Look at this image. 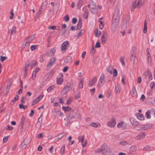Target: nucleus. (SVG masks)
<instances>
[{
    "instance_id": "nucleus-1",
    "label": "nucleus",
    "mask_w": 155,
    "mask_h": 155,
    "mask_svg": "<svg viewBox=\"0 0 155 155\" xmlns=\"http://www.w3.org/2000/svg\"><path fill=\"white\" fill-rule=\"evenodd\" d=\"M88 6L89 8H91L90 11L91 13L95 14L97 13V10L96 8V5L94 2L92 1L90 2Z\"/></svg>"
},
{
    "instance_id": "nucleus-2",
    "label": "nucleus",
    "mask_w": 155,
    "mask_h": 155,
    "mask_svg": "<svg viewBox=\"0 0 155 155\" xmlns=\"http://www.w3.org/2000/svg\"><path fill=\"white\" fill-rule=\"evenodd\" d=\"M71 88L70 83H68L61 92V94L64 95L68 92Z\"/></svg>"
},
{
    "instance_id": "nucleus-3",
    "label": "nucleus",
    "mask_w": 155,
    "mask_h": 155,
    "mask_svg": "<svg viewBox=\"0 0 155 155\" xmlns=\"http://www.w3.org/2000/svg\"><path fill=\"white\" fill-rule=\"evenodd\" d=\"M76 112L73 110H71L68 115L67 119L68 120H70L74 118Z\"/></svg>"
},
{
    "instance_id": "nucleus-4",
    "label": "nucleus",
    "mask_w": 155,
    "mask_h": 155,
    "mask_svg": "<svg viewBox=\"0 0 155 155\" xmlns=\"http://www.w3.org/2000/svg\"><path fill=\"white\" fill-rule=\"evenodd\" d=\"M84 136V135L79 136L78 137V142H81L82 147H85L87 145V141L85 140L84 143H83Z\"/></svg>"
},
{
    "instance_id": "nucleus-5",
    "label": "nucleus",
    "mask_w": 155,
    "mask_h": 155,
    "mask_svg": "<svg viewBox=\"0 0 155 155\" xmlns=\"http://www.w3.org/2000/svg\"><path fill=\"white\" fill-rule=\"evenodd\" d=\"M116 124V121L114 118L112 117L111 120L107 122V125L110 127H114Z\"/></svg>"
},
{
    "instance_id": "nucleus-6",
    "label": "nucleus",
    "mask_w": 155,
    "mask_h": 155,
    "mask_svg": "<svg viewBox=\"0 0 155 155\" xmlns=\"http://www.w3.org/2000/svg\"><path fill=\"white\" fill-rule=\"evenodd\" d=\"M107 35L105 31H103L101 37V42L103 44H104L107 39Z\"/></svg>"
},
{
    "instance_id": "nucleus-7",
    "label": "nucleus",
    "mask_w": 155,
    "mask_h": 155,
    "mask_svg": "<svg viewBox=\"0 0 155 155\" xmlns=\"http://www.w3.org/2000/svg\"><path fill=\"white\" fill-rule=\"evenodd\" d=\"M132 51L133 53L131 52L130 59L131 61L134 63L137 62V60L135 54V52L134 50H132Z\"/></svg>"
},
{
    "instance_id": "nucleus-8",
    "label": "nucleus",
    "mask_w": 155,
    "mask_h": 155,
    "mask_svg": "<svg viewBox=\"0 0 155 155\" xmlns=\"http://www.w3.org/2000/svg\"><path fill=\"white\" fill-rule=\"evenodd\" d=\"M34 35H32L29 37H26L24 40V43H25V45H28L29 43L34 39Z\"/></svg>"
},
{
    "instance_id": "nucleus-9",
    "label": "nucleus",
    "mask_w": 155,
    "mask_h": 155,
    "mask_svg": "<svg viewBox=\"0 0 155 155\" xmlns=\"http://www.w3.org/2000/svg\"><path fill=\"white\" fill-rule=\"evenodd\" d=\"M105 82V75L103 74H102L99 80L98 84L97 86H99L100 85H103Z\"/></svg>"
},
{
    "instance_id": "nucleus-10",
    "label": "nucleus",
    "mask_w": 155,
    "mask_h": 155,
    "mask_svg": "<svg viewBox=\"0 0 155 155\" xmlns=\"http://www.w3.org/2000/svg\"><path fill=\"white\" fill-rule=\"evenodd\" d=\"M135 1H136L137 8H138L142 7L144 3V0H135Z\"/></svg>"
},
{
    "instance_id": "nucleus-11",
    "label": "nucleus",
    "mask_w": 155,
    "mask_h": 155,
    "mask_svg": "<svg viewBox=\"0 0 155 155\" xmlns=\"http://www.w3.org/2000/svg\"><path fill=\"white\" fill-rule=\"evenodd\" d=\"M137 126L140 128L138 130H146L150 128V126L148 125H143L138 124Z\"/></svg>"
},
{
    "instance_id": "nucleus-12",
    "label": "nucleus",
    "mask_w": 155,
    "mask_h": 155,
    "mask_svg": "<svg viewBox=\"0 0 155 155\" xmlns=\"http://www.w3.org/2000/svg\"><path fill=\"white\" fill-rule=\"evenodd\" d=\"M131 95L133 97H137V92L135 87L133 86L130 92Z\"/></svg>"
},
{
    "instance_id": "nucleus-13",
    "label": "nucleus",
    "mask_w": 155,
    "mask_h": 155,
    "mask_svg": "<svg viewBox=\"0 0 155 155\" xmlns=\"http://www.w3.org/2000/svg\"><path fill=\"white\" fill-rule=\"evenodd\" d=\"M97 81V78L95 77H93L91 80H90L88 85L90 87H91L94 85Z\"/></svg>"
},
{
    "instance_id": "nucleus-14",
    "label": "nucleus",
    "mask_w": 155,
    "mask_h": 155,
    "mask_svg": "<svg viewBox=\"0 0 155 155\" xmlns=\"http://www.w3.org/2000/svg\"><path fill=\"white\" fill-rule=\"evenodd\" d=\"M130 24V21L129 20L127 21L126 23H124L121 25V29L123 31H125L128 28Z\"/></svg>"
},
{
    "instance_id": "nucleus-15",
    "label": "nucleus",
    "mask_w": 155,
    "mask_h": 155,
    "mask_svg": "<svg viewBox=\"0 0 155 155\" xmlns=\"http://www.w3.org/2000/svg\"><path fill=\"white\" fill-rule=\"evenodd\" d=\"M130 121L133 125L136 127L138 125V122L136 120L134 117H130Z\"/></svg>"
},
{
    "instance_id": "nucleus-16",
    "label": "nucleus",
    "mask_w": 155,
    "mask_h": 155,
    "mask_svg": "<svg viewBox=\"0 0 155 155\" xmlns=\"http://www.w3.org/2000/svg\"><path fill=\"white\" fill-rule=\"evenodd\" d=\"M145 137V133L141 132L138 134L135 137V139L137 140H138L141 139H143Z\"/></svg>"
},
{
    "instance_id": "nucleus-17",
    "label": "nucleus",
    "mask_w": 155,
    "mask_h": 155,
    "mask_svg": "<svg viewBox=\"0 0 155 155\" xmlns=\"http://www.w3.org/2000/svg\"><path fill=\"white\" fill-rule=\"evenodd\" d=\"M83 16L84 18L87 19L88 17V11L85 7H84L83 8Z\"/></svg>"
},
{
    "instance_id": "nucleus-18",
    "label": "nucleus",
    "mask_w": 155,
    "mask_h": 155,
    "mask_svg": "<svg viewBox=\"0 0 155 155\" xmlns=\"http://www.w3.org/2000/svg\"><path fill=\"white\" fill-rule=\"evenodd\" d=\"M48 58V55L46 54H43L42 55H41L39 57L40 60L39 61L41 62H43L46 59H47Z\"/></svg>"
},
{
    "instance_id": "nucleus-19",
    "label": "nucleus",
    "mask_w": 155,
    "mask_h": 155,
    "mask_svg": "<svg viewBox=\"0 0 155 155\" xmlns=\"http://www.w3.org/2000/svg\"><path fill=\"white\" fill-rule=\"evenodd\" d=\"M102 155H114L110 151V147L105 151L103 152L102 153Z\"/></svg>"
},
{
    "instance_id": "nucleus-20",
    "label": "nucleus",
    "mask_w": 155,
    "mask_h": 155,
    "mask_svg": "<svg viewBox=\"0 0 155 155\" xmlns=\"http://www.w3.org/2000/svg\"><path fill=\"white\" fill-rule=\"evenodd\" d=\"M68 44V41H64L61 46V50L62 51L65 50L67 45Z\"/></svg>"
},
{
    "instance_id": "nucleus-21",
    "label": "nucleus",
    "mask_w": 155,
    "mask_h": 155,
    "mask_svg": "<svg viewBox=\"0 0 155 155\" xmlns=\"http://www.w3.org/2000/svg\"><path fill=\"white\" fill-rule=\"evenodd\" d=\"M118 24H116L115 23L112 22V26H111V30L113 31H116L117 26Z\"/></svg>"
},
{
    "instance_id": "nucleus-22",
    "label": "nucleus",
    "mask_w": 155,
    "mask_h": 155,
    "mask_svg": "<svg viewBox=\"0 0 155 155\" xmlns=\"http://www.w3.org/2000/svg\"><path fill=\"white\" fill-rule=\"evenodd\" d=\"M48 75L47 74L44 77L42 81V83L44 85H45L47 83L48 81Z\"/></svg>"
},
{
    "instance_id": "nucleus-23",
    "label": "nucleus",
    "mask_w": 155,
    "mask_h": 155,
    "mask_svg": "<svg viewBox=\"0 0 155 155\" xmlns=\"http://www.w3.org/2000/svg\"><path fill=\"white\" fill-rule=\"evenodd\" d=\"M120 86L119 84H117V85H115V90L116 92L118 94L120 93Z\"/></svg>"
},
{
    "instance_id": "nucleus-24",
    "label": "nucleus",
    "mask_w": 155,
    "mask_h": 155,
    "mask_svg": "<svg viewBox=\"0 0 155 155\" xmlns=\"http://www.w3.org/2000/svg\"><path fill=\"white\" fill-rule=\"evenodd\" d=\"M19 98V97L18 94H16L15 97L11 101L10 104L11 105H13L15 101H17Z\"/></svg>"
},
{
    "instance_id": "nucleus-25",
    "label": "nucleus",
    "mask_w": 155,
    "mask_h": 155,
    "mask_svg": "<svg viewBox=\"0 0 155 155\" xmlns=\"http://www.w3.org/2000/svg\"><path fill=\"white\" fill-rule=\"evenodd\" d=\"M55 58L54 57H52L51 58L49 61V66L53 65L55 62Z\"/></svg>"
},
{
    "instance_id": "nucleus-26",
    "label": "nucleus",
    "mask_w": 155,
    "mask_h": 155,
    "mask_svg": "<svg viewBox=\"0 0 155 155\" xmlns=\"http://www.w3.org/2000/svg\"><path fill=\"white\" fill-rule=\"evenodd\" d=\"M26 140V139H25L21 145V147L23 149H25L27 146V144L26 143V142H25Z\"/></svg>"
},
{
    "instance_id": "nucleus-27",
    "label": "nucleus",
    "mask_w": 155,
    "mask_h": 155,
    "mask_svg": "<svg viewBox=\"0 0 155 155\" xmlns=\"http://www.w3.org/2000/svg\"><path fill=\"white\" fill-rule=\"evenodd\" d=\"M25 120V117H24L23 116L21 120L20 123V126H21V128H23V125L24 124Z\"/></svg>"
},
{
    "instance_id": "nucleus-28",
    "label": "nucleus",
    "mask_w": 155,
    "mask_h": 155,
    "mask_svg": "<svg viewBox=\"0 0 155 155\" xmlns=\"http://www.w3.org/2000/svg\"><path fill=\"white\" fill-rule=\"evenodd\" d=\"M62 109L63 110H64L65 112H69L71 110H72L71 107H65V106H62Z\"/></svg>"
},
{
    "instance_id": "nucleus-29",
    "label": "nucleus",
    "mask_w": 155,
    "mask_h": 155,
    "mask_svg": "<svg viewBox=\"0 0 155 155\" xmlns=\"http://www.w3.org/2000/svg\"><path fill=\"white\" fill-rule=\"evenodd\" d=\"M101 147L104 152L106 151L109 147L105 143Z\"/></svg>"
},
{
    "instance_id": "nucleus-30",
    "label": "nucleus",
    "mask_w": 155,
    "mask_h": 155,
    "mask_svg": "<svg viewBox=\"0 0 155 155\" xmlns=\"http://www.w3.org/2000/svg\"><path fill=\"white\" fill-rule=\"evenodd\" d=\"M120 12L118 10H116L114 12L113 17L114 18H119Z\"/></svg>"
},
{
    "instance_id": "nucleus-31",
    "label": "nucleus",
    "mask_w": 155,
    "mask_h": 155,
    "mask_svg": "<svg viewBox=\"0 0 155 155\" xmlns=\"http://www.w3.org/2000/svg\"><path fill=\"white\" fill-rule=\"evenodd\" d=\"M113 69V67L112 66H109L107 67L106 69L107 71L111 74L112 73V71Z\"/></svg>"
},
{
    "instance_id": "nucleus-32",
    "label": "nucleus",
    "mask_w": 155,
    "mask_h": 155,
    "mask_svg": "<svg viewBox=\"0 0 155 155\" xmlns=\"http://www.w3.org/2000/svg\"><path fill=\"white\" fill-rule=\"evenodd\" d=\"M42 11L40 9L38 12L37 13V14L36 15L35 17V21H36L38 17L39 16V15L42 13Z\"/></svg>"
},
{
    "instance_id": "nucleus-33",
    "label": "nucleus",
    "mask_w": 155,
    "mask_h": 155,
    "mask_svg": "<svg viewBox=\"0 0 155 155\" xmlns=\"http://www.w3.org/2000/svg\"><path fill=\"white\" fill-rule=\"evenodd\" d=\"M147 21L145 20L144 21V28L143 29V32L145 34L147 32Z\"/></svg>"
},
{
    "instance_id": "nucleus-34",
    "label": "nucleus",
    "mask_w": 155,
    "mask_h": 155,
    "mask_svg": "<svg viewBox=\"0 0 155 155\" xmlns=\"http://www.w3.org/2000/svg\"><path fill=\"white\" fill-rule=\"evenodd\" d=\"M81 25H82V22H81V19H79L78 21V24L77 25L76 29L78 30L79 29H80L81 28Z\"/></svg>"
},
{
    "instance_id": "nucleus-35",
    "label": "nucleus",
    "mask_w": 155,
    "mask_h": 155,
    "mask_svg": "<svg viewBox=\"0 0 155 155\" xmlns=\"http://www.w3.org/2000/svg\"><path fill=\"white\" fill-rule=\"evenodd\" d=\"M63 79L62 78H57V84L58 85H60L62 83Z\"/></svg>"
},
{
    "instance_id": "nucleus-36",
    "label": "nucleus",
    "mask_w": 155,
    "mask_h": 155,
    "mask_svg": "<svg viewBox=\"0 0 155 155\" xmlns=\"http://www.w3.org/2000/svg\"><path fill=\"white\" fill-rule=\"evenodd\" d=\"M41 122H40V121H38L35 125L36 128L38 130L39 129L41 128Z\"/></svg>"
},
{
    "instance_id": "nucleus-37",
    "label": "nucleus",
    "mask_w": 155,
    "mask_h": 155,
    "mask_svg": "<svg viewBox=\"0 0 155 155\" xmlns=\"http://www.w3.org/2000/svg\"><path fill=\"white\" fill-rule=\"evenodd\" d=\"M72 58L71 56H68L67 57L66 59L64 60V61L66 63H69L71 61Z\"/></svg>"
},
{
    "instance_id": "nucleus-38",
    "label": "nucleus",
    "mask_w": 155,
    "mask_h": 155,
    "mask_svg": "<svg viewBox=\"0 0 155 155\" xmlns=\"http://www.w3.org/2000/svg\"><path fill=\"white\" fill-rule=\"evenodd\" d=\"M137 117L138 119L140 120H143L144 119V116L141 114H137Z\"/></svg>"
},
{
    "instance_id": "nucleus-39",
    "label": "nucleus",
    "mask_w": 155,
    "mask_h": 155,
    "mask_svg": "<svg viewBox=\"0 0 155 155\" xmlns=\"http://www.w3.org/2000/svg\"><path fill=\"white\" fill-rule=\"evenodd\" d=\"M150 111L149 110H147L146 113L145 117L148 119H150L151 118L150 115Z\"/></svg>"
},
{
    "instance_id": "nucleus-40",
    "label": "nucleus",
    "mask_w": 155,
    "mask_h": 155,
    "mask_svg": "<svg viewBox=\"0 0 155 155\" xmlns=\"http://www.w3.org/2000/svg\"><path fill=\"white\" fill-rule=\"evenodd\" d=\"M38 64V63L35 61H32L30 65L32 68L36 66Z\"/></svg>"
},
{
    "instance_id": "nucleus-41",
    "label": "nucleus",
    "mask_w": 155,
    "mask_h": 155,
    "mask_svg": "<svg viewBox=\"0 0 155 155\" xmlns=\"http://www.w3.org/2000/svg\"><path fill=\"white\" fill-rule=\"evenodd\" d=\"M136 8H137L136 5V1H134L133 3L132 6L131 8L130 9L131 11H133L134 9H135Z\"/></svg>"
},
{
    "instance_id": "nucleus-42",
    "label": "nucleus",
    "mask_w": 155,
    "mask_h": 155,
    "mask_svg": "<svg viewBox=\"0 0 155 155\" xmlns=\"http://www.w3.org/2000/svg\"><path fill=\"white\" fill-rule=\"evenodd\" d=\"M137 150L136 147L135 146H133L131 147L130 148V152H134Z\"/></svg>"
},
{
    "instance_id": "nucleus-43",
    "label": "nucleus",
    "mask_w": 155,
    "mask_h": 155,
    "mask_svg": "<svg viewBox=\"0 0 155 155\" xmlns=\"http://www.w3.org/2000/svg\"><path fill=\"white\" fill-rule=\"evenodd\" d=\"M83 5V2L82 1L79 0L78 3L77 5V8L78 9H79L80 8L81 6Z\"/></svg>"
},
{
    "instance_id": "nucleus-44",
    "label": "nucleus",
    "mask_w": 155,
    "mask_h": 155,
    "mask_svg": "<svg viewBox=\"0 0 155 155\" xmlns=\"http://www.w3.org/2000/svg\"><path fill=\"white\" fill-rule=\"evenodd\" d=\"M83 80L82 79H81V80L78 84V87L79 88H82L83 87Z\"/></svg>"
},
{
    "instance_id": "nucleus-45",
    "label": "nucleus",
    "mask_w": 155,
    "mask_h": 155,
    "mask_svg": "<svg viewBox=\"0 0 155 155\" xmlns=\"http://www.w3.org/2000/svg\"><path fill=\"white\" fill-rule=\"evenodd\" d=\"M101 33V31H98V30L97 29L95 31V35L97 37H98L100 35Z\"/></svg>"
},
{
    "instance_id": "nucleus-46",
    "label": "nucleus",
    "mask_w": 155,
    "mask_h": 155,
    "mask_svg": "<svg viewBox=\"0 0 155 155\" xmlns=\"http://www.w3.org/2000/svg\"><path fill=\"white\" fill-rule=\"evenodd\" d=\"M16 29L15 27H13L11 30V34L12 35V34H15L16 32Z\"/></svg>"
},
{
    "instance_id": "nucleus-47",
    "label": "nucleus",
    "mask_w": 155,
    "mask_h": 155,
    "mask_svg": "<svg viewBox=\"0 0 155 155\" xmlns=\"http://www.w3.org/2000/svg\"><path fill=\"white\" fill-rule=\"evenodd\" d=\"M72 98L71 97H70L67 101L66 104L68 105H70L72 102Z\"/></svg>"
},
{
    "instance_id": "nucleus-48",
    "label": "nucleus",
    "mask_w": 155,
    "mask_h": 155,
    "mask_svg": "<svg viewBox=\"0 0 155 155\" xmlns=\"http://www.w3.org/2000/svg\"><path fill=\"white\" fill-rule=\"evenodd\" d=\"M102 151H103L102 150L101 147H100V148H98L95 150L94 152L96 154L98 153H100Z\"/></svg>"
},
{
    "instance_id": "nucleus-49",
    "label": "nucleus",
    "mask_w": 155,
    "mask_h": 155,
    "mask_svg": "<svg viewBox=\"0 0 155 155\" xmlns=\"http://www.w3.org/2000/svg\"><path fill=\"white\" fill-rule=\"evenodd\" d=\"M113 20L112 22L115 23L116 24L118 23L119 20V18H114L113 17Z\"/></svg>"
},
{
    "instance_id": "nucleus-50",
    "label": "nucleus",
    "mask_w": 155,
    "mask_h": 155,
    "mask_svg": "<svg viewBox=\"0 0 155 155\" xmlns=\"http://www.w3.org/2000/svg\"><path fill=\"white\" fill-rule=\"evenodd\" d=\"M125 57L124 56H122L120 57V61L121 63L123 64V65H124L125 64V63L124 61V59Z\"/></svg>"
},
{
    "instance_id": "nucleus-51",
    "label": "nucleus",
    "mask_w": 155,
    "mask_h": 155,
    "mask_svg": "<svg viewBox=\"0 0 155 155\" xmlns=\"http://www.w3.org/2000/svg\"><path fill=\"white\" fill-rule=\"evenodd\" d=\"M53 146H52L49 149V151L50 153H53L54 154H55L56 153V151L55 150L54 151L52 150H53Z\"/></svg>"
},
{
    "instance_id": "nucleus-52",
    "label": "nucleus",
    "mask_w": 155,
    "mask_h": 155,
    "mask_svg": "<svg viewBox=\"0 0 155 155\" xmlns=\"http://www.w3.org/2000/svg\"><path fill=\"white\" fill-rule=\"evenodd\" d=\"M59 27L56 26H53L51 27H49V29H51L52 30H58Z\"/></svg>"
},
{
    "instance_id": "nucleus-53",
    "label": "nucleus",
    "mask_w": 155,
    "mask_h": 155,
    "mask_svg": "<svg viewBox=\"0 0 155 155\" xmlns=\"http://www.w3.org/2000/svg\"><path fill=\"white\" fill-rule=\"evenodd\" d=\"M150 71L148 70L147 71H146L143 74V76L144 77V78H146L147 76H149V73H150Z\"/></svg>"
},
{
    "instance_id": "nucleus-54",
    "label": "nucleus",
    "mask_w": 155,
    "mask_h": 155,
    "mask_svg": "<svg viewBox=\"0 0 155 155\" xmlns=\"http://www.w3.org/2000/svg\"><path fill=\"white\" fill-rule=\"evenodd\" d=\"M19 106L20 108H23L24 110H25L27 108V106L26 105H24L22 104H20Z\"/></svg>"
},
{
    "instance_id": "nucleus-55",
    "label": "nucleus",
    "mask_w": 155,
    "mask_h": 155,
    "mask_svg": "<svg viewBox=\"0 0 155 155\" xmlns=\"http://www.w3.org/2000/svg\"><path fill=\"white\" fill-rule=\"evenodd\" d=\"M69 20V16L68 15H66L64 17V20L65 21H68Z\"/></svg>"
},
{
    "instance_id": "nucleus-56",
    "label": "nucleus",
    "mask_w": 155,
    "mask_h": 155,
    "mask_svg": "<svg viewBox=\"0 0 155 155\" xmlns=\"http://www.w3.org/2000/svg\"><path fill=\"white\" fill-rule=\"evenodd\" d=\"M90 126L96 128L97 127V124L94 122L91 123L90 124Z\"/></svg>"
},
{
    "instance_id": "nucleus-57",
    "label": "nucleus",
    "mask_w": 155,
    "mask_h": 155,
    "mask_svg": "<svg viewBox=\"0 0 155 155\" xmlns=\"http://www.w3.org/2000/svg\"><path fill=\"white\" fill-rule=\"evenodd\" d=\"M7 59V58L6 57L2 56H0V61L2 62H3L5 60H6Z\"/></svg>"
},
{
    "instance_id": "nucleus-58",
    "label": "nucleus",
    "mask_w": 155,
    "mask_h": 155,
    "mask_svg": "<svg viewBox=\"0 0 155 155\" xmlns=\"http://www.w3.org/2000/svg\"><path fill=\"white\" fill-rule=\"evenodd\" d=\"M119 143L123 145H126L127 144H128V143H127V142L126 141H121L120 143Z\"/></svg>"
},
{
    "instance_id": "nucleus-59",
    "label": "nucleus",
    "mask_w": 155,
    "mask_h": 155,
    "mask_svg": "<svg viewBox=\"0 0 155 155\" xmlns=\"http://www.w3.org/2000/svg\"><path fill=\"white\" fill-rule=\"evenodd\" d=\"M124 123L123 122H121L117 125V127L119 128H120L123 125H124Z\"/></svg>"
},
{
    "instance_id": "nucleus-60",
    "label": "nucleus",
    "mask_w": 155,
    "mask_h": 155,
    "mask_svg": "<svg viewBox=\"0 0 155 155\" xmlns=\"http://www.w3.org/2000/svg\"><path fill=\"white\" fill-rule=\"evenodd\" d=\"M64 150H65V146H63L61 147V150H60V153L62 154H63L64 152Z\"/></svg>"
},
{
    "instance_id": "nucleus-61",
    "label": "nucleus",
    "mask_w": 155,
    "mask_h": 155,
    "mask_svg": "<svg viewBox=\"0 0 155 155\" xmlns=\"http://www.w3.org/2000/svg\"><path fill=\"white\" fill-rule=\"evenodd\" d=\"M47 4V2H43L42 3L40 7V9H43V8H45L46 7L45 5H46Z\"/></svg>"
},
{
    "instance_id": "nucleus-62",
    "label": "nucleus",
    "mask_w": 155,
    "mask_h": 155,
    "mask_svg": "<svg viewBox=\"0 0 155 155\" xmlns=\"http://www.w3.org/2000/svg\"><path fill=\"white\" fill-rule=\"evenodd\" d=\"M55 52V48H53L50 51V54H51L52 55H53Z\"/></svg>"
},
{
    "instance_id": "nucleus-63",
    "label": "nucleus",
    "mask_w": 155,
    "mask_h": 155,
    "mask_svg": "<svg viewBox=\"0 0 155 155\" xmlns=\"http://www.w3.org/2000/svg\"><path fill=\"white\" fill-rule=\"evenodd\" d=\"M39 101V100H38L36 98L35 99V100L33 101V102L31 104L32 106H33L35 105V104H36Z\"/></svg>"
},
{
    "instance_id": "nucleus-64",
    "label": "nucleus",
    "mask_w": 155,
    "mask_h": 155,
    "mask_svg": "<svg viewBox=\"0 0 155 155\" xmlns=\"http://www.w3.org/2000/svg\"><path fill=\"white\" fill-rule=\"evenodd\" d=\"M7 130H12L13 129V127L10 126V125H7V128H6Z\"/></svg>"
}]
</instances>
